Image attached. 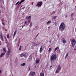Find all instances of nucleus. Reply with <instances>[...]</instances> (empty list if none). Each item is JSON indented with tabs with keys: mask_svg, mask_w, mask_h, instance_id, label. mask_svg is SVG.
Returning <instances> with one entry per match:
<instances>
[{
	"mask_svg": "<svg viewBox=\"0 0 76 76\" xmlns=\"http://www.w3.org/2000/svg\"><path fill=\"white\" fill-rule=\"evenodd\" d=\"M66 28V25L64 23L62 22L61 23L59 27V30H60L61 32H63Z\"/></svg>",
	"mask_w": 76,
	"mask_h": 76,
	"instance_id": "f257e3e1",
	"label": "nucleus"
},
{
	"mask_svg": "<svg viewBox=\"0 0 76 76\" xmlns=\"http://www.w3.org/2000/svg\"><path fill=\"white\" fill-rule=\"evenodd\" d=\"M57 58V56H56V54H53L50 57V60L51 61V63H53V62H54L56 61Z\"/></svg>",
	"mask_w": 76,
	"mask_h": 76,
	"instance_id": "f03ea898",
	"label": "nucleus"
},
{
	"mask_svg": "<svg viewBox=\"0 0 76 76\" xmlns=\"http://www.w3.org/2000/svg\"><path fill=\"white\" fill-rule=\"evenodd\" d=\"M76 40L75 39H73L71 40V44L72 45V47H74L75 46V45H76Z\"/></svg>",
	"mask_w": 76,
	"mask_h": 76,
	"instance_id": "7ed1b4c3",
	"label": "nucleus"
},
{
	"mask_svg": "<svg viewBox=\"0 0 76 76\" xmlns=\"http://www.w3.org/2000/svg\"><path fill=\"white\" fill-rule=\"evenodd\" d=\"M60 70H61V67H60V64H59L57 66V68L55 72L56 73H59V72H60Z\"/></svg>",
	"mask_w": 76,
	"mask_h": 76,
	"instance_id": "20e7f679",
	"label": "nucleus"
},
{
	"mask_svg": "<svg viewBox=\"0 0 76 76\" xmlns=\"http://www.w3.org/2000/svg\"><path fill=\"white\" fill-rule=\"evenodd\" d=\"M11 51V49H10V48H9L6 55V56H7V57H9Z\"/></svg>",
	"mask_w": 76,
	"mask_h": 76,
	"instance_id": "39448f33",
	"label": "nucleus"
},
{
	"mask_svg": "<svg viewBox=\"0 0 76 76\" xmlns=\"http://www.w3.org/2000/svg\"><path fill=\"white\" fill-rule=\"evenodd\" d=\"M42 1H41V2L39 1L38 2L37 4V5L36 6H42Z\"/></svg>",
	"mask_w": 76,
	"mask_h": 76,
	"instance_id": "423d86ee",
	"label": "nucleus"
},
{
	"mask_svg": "<svg viewBox=\"0 0 76 76\" xmlns=\"http://www.w3.org/2000/svg\"><path fill=\"white\" fill-rule=\"evenodd\" d=\"M0 39L2 41H4V39H3V35H2V34L1 33L0 34Z\"/></svg>",
	"mask_w": 76,
	"mask_h": 76,
	"instance_id": "0eeeda50",
	"label": "nucleus"
},
{
	"mask_svg": "<svg viewBox=\"0 0 76 76\" xmlns=\"http://www.w3.org/2000/svg\"><path fill=\"white\" fill-rule=\"evenodd\" d=\"M23 55L24 56V57L26 58V57H27L28 56V53H23Z\"/></svg>",
	"mask_w": 76,
	"mask_h": 76,
	"instance_id": "6e6552de",
	"label": "nucleus"
},
{
	"mask_svg": "<svg viewBox=\"0 0 76 76\" xmlns=\"http://www.w3.org/2000/svg\"><path fill=\"white\" fill-rule=\"evenodd\" d=\"M62 42L63 44H66V40L64 38H62Z\"/></svg>",
	"mask_w": 76,
	"mask_h": 76,
	"instance_id": "1a4fd4ad",
	"label": "nucleus"
},
{
	"mask_svg": "<svg viewBox=\"0 0 76 76\" xmlns=\"http://www.w3.org/2000/svg\"><path fill=\"white\" fill-rule=\"evenodd\" d=\"M16 32H17V30H15V31L14 34L13 35V38H14V37H15V35H16Z\"/></svg>",
	"mask_w": 76,
	"mask_h": 76,
	"instance_id": "9d476101",
	"label": "nucleus"
},
{
	"mask_svg": "<svg viewBox=\"0 0 76 76\" xmlns=\"http://www.w3.org/2000/svg\"><path fill=\"white\" fill-rule=\"evenodd\" d=\"M42 50H43V49H42V46H41L40 49V53H41V52H42Z\"/></svg>",
	"mask_w": 76,
	"mask_h": 76,
	"instance_id": "9b49d317",
	"label": "nucleus"
},
{
	"mask_svg": "<svg viewBox=\"0 0 76 76\" xmlns=\"http://www.w3.org/2000/svg\"><path fill=\"white\" fill-rule=\"evenodd\" d=\"M5 54V53H2L0 56V57L1 58V57H3V56H4V55Z\"/></svg>",
	"mask_w": 76,
	"mask_h": 76,
	"instance_id": "f8f14e48",
	"label": "nucleus"
},
{
	"mask_svg": "<svg viewBox=\"0 0 76 76\" xmlns=\"http://www.w3.org/2000/svg\"><path fill=\"white\" fill-rule=\"evenodd\" d=\"M39 59H38L37 60H36V63H39Z\"/></svg>",
	"mask_w": 76,
	"mask_h": 76,
	"instance_id": "ddd939ff",
	"label": "nucleus"
},
{
	"mask_svg": "<svg viewBox=\"0 0 76 76\" xmlns=\"http://www.w3.org/2000/svg\"><path fill=\"white\" fill-rule=\"evenodd\" d=\"M3 51L5 52V53H6V49L5 48H3Z\"/></svg>",
	"mask_w": 76,
	"mask_h": 76,
	"instance_id": "4468645a",
	"label": "nucleus"
},
{
	"mask_svg": "<svg viewBox=\"0 0 76 76\" xmlns=\"http://www.w3.org/2000/svg\"><path fill=\"white\" fill-rule=\"evenodd\" d=\"M68 56H69V52H68L67 54L66 55V56L65 57L66 58Z\"/></svg>",
	"mask_w": 76,
	"mask_h": 76,
	"instance_id": "2eb2a0df",
	"label": "nucleus"
},
{
	"mask_svg": "<svg viewBox=\"0 0 76 76\" xmlns=\"http://www.w3.org/2000/svg\"><path fill=\"white\" fill-rule=\"evenodd\" d=\"M7 38H8V39L10 38V36H9V34H8L7 35Z\"/></svg>",
	"mask_w": 76,
	"mask_h": 76,
	"instance_id": "dca6fc26",
	"label": "nucleus"
},
{
	"mask_svg": "<svg viewBox=\"0 0 76 76\" xmlns=\"http://www.w3.org/2000/svg\"><path fill=\"white\" fill-rule=\"evenodd\" d=\"M25 65V63H24L22 64H21V66H24Z\"/></svg>",
	"mask_w": 76,
	"mask_h": 76,
	"instance_id": "f3484780",
	"label": "nucleus"
},
{
	"mask_svg": "<svg viewBox=\"0 0 76 76\" xmlns=\"http://www.w3.org/2000/svg\"><path fill=\"white\" fill-rule=\"evenodd\" d=\"M22 48V46H20L19 48V50H21Z\"/></svg>",
	"mask_w": 76,
	"mask_h": 76,
	"instance_id": "a211bd4d",
	"label": "nucleus"
},
{
	"mask_svg": "<svg viewBox=\"0 0 76 76\" xmlns=\"http://www.w3.org/2000/svg\"><path fill=\"white\" fill-rule=\"evenodd\" d=\"M58 47H57L56 48H55L54 49V51H57V50L58 49Z\"/></svg>",
	"mask_w": 76,
	"mask_h": 76,
	"instance_id": "6ab92c4d",
	"label": "nucleus"
},
{
	"mask_svg": "<svg viewBox=\"0 0 76 76\" xmlns=\"http://www.w3.org/2000/svg\"><path fill=\"white\" fill-rule=\"evenodd\" d=\"M20 56H21V57H24L23 53L20 54Z\"/></svg>",
	"mask_w": 76,
	"mask_h": 76,
	"instance_id": "aec40b11",
	"label": "nucleus"
},
{
	"mask_svg": "<svg viewBox=\"0 0 76 76\" xmlns=\"http://www.w3.org/2000/svg\"><path fill=\"white\" fill-rule=\"evenodd\" d=\"M51 21H49L47 22V24H48V23H51Z\"/></svg>",
	"mask_w": 76,
	"mask_h": 76,
	"instance_id": "412c9836",
	"label": "nucleus"
},
{
	"mask_svg": "<svg viewBox=\"0 0 76 76\" xmlns=\"http://www.w3.org/2000/svg\"><path fill=\"white\" fill-rule=\"evenodd\" d=\"M40 76H44V75L42 73H40Z\"/></svg>",
	"mask_w": 76,
	"mask_h": 76,
	"instance_id": "4be33fe9",
	"label": "nucleus"
},
{
	"mask_svg": "<svg viewBox=\"0 0 76 76\" xmlns=\"http://www.w3.org/2000/svg\"><path fill=\"white\" fill-rule=\"evenodd\" d=\"M5 39L6 42H7V38H6V37H5Z\"/></svg>",
	"mask_w": 76,
	"mask_h": 76,
	"instance_id": "5701e85b",
	"label": "nucleus"
},
{
	"mask_svg": "<svg viewBox=\"0 0 76 76\" xmlns=\"http://www.w3.org/2000/svg\"><path fill=\"white\" fill-rule=\"evenodd\" d=\"M25 0H21L20 1V2L22 3H23V1H25Z\"/></svg>",
	"mask_w": 76,
	"mask_h": 76,
	"instance_id": "b1692460",
	"label": "nucleus"
},
{
	"mask_svg": "<svg viewBox=\"0 0 76 76\" xmlns=\"http://www.w3.org/2000/svg\"><path fill=\"white\" fill-rule=\"evenodd\" d=\"M51 50V48H50L48 50V52H50V50Z\"/></svg>",
	"mask_w": 76,
	"mask_h": 76,
	"instance_id": "393cba45",
	"label": "nucleus"
},
{
	"mask_svg": "<svg viewBox=\"0 0 76 76\" xmlns=\"http://www.w3.org/2000/svg\"><path fill=\"white\" fill-rule=\"evenodd\" d=\"M27 23V21H25L24 22V25H26Z\"/></svg>",
	"mask_w": 76,
	"mask_h": 76,
	"instance_id": "a878e982",
	"label": "nucleus"
},
{
	"mask_svg": "<svg viewBox=\"0 0 76 76\" xmlns=\"http://www.w3.org/2000/svg\"><path fill=\"white\" fill-rule=\"evenodd\" d=\"M19 3V1H18L15 4V5H17V4H18Z\"/></svg>",
	"mask_w": 76,
	"mask_h": 76,
	"instance_id": "bb28decb",
	"label": "nucleus"
},
{
	"mask_svg": "<svg viewBox=\"0 0 76 76\" xmlns=\"http://www.w3.org/2000/svg\"><path fill=\"white\" fill-rule=\"evenodd\" d=\"M28 68H29V70H28V71H29V70H30V69H31V66H28Z\"/></svg>",
	"mask_w": 76,
	"mask_h": 76,
	"instance_id": "cd10ccee",
	"label": "nucleus"
},
{
	"mask_svg": "<svg viewBox=\"0 0 76 76\" xmlns=\"http://www.w3.org/2000/svg\"><path fill=\"white\" fill-rule=\"evenodd\" d=\"M31 16H29L28 18H27L28 19H30V18H31Z\"/></svg>",
	"mask_w": 76,
	"mask_h": 76,
	"instance_id": "c85d7f7f",
	"label": "nucleus"
},
{
	"mask_svg": "<svg viewBox=\"0 0 76 76\" xmlns=\"http://www.w3.org/2000/svg\"><path fill=\"white\" fill-rule=\"evenodd\" d=\"M74 15V13H72V15H71V16H73Z\"/></svg>",
	"mask_w": 76,
	"mask_h": 76,
	"instance_id": "c756f323",
	"label": "nucleus"
},
{
	"mask_svg": "<svg viewBox=\"0 0 76 76\" xmlns=\"http://www.w3.org/2000/svg\"><path fill=\"white\" fill-rule=\"evenodd\" d=\"M19 3V4H18V6H19V5L20 4H21V3H21V2L20 1V3Z\"/></svg>",
	"mask_w": 76,
	"mask_h": 76,
	"instance_id": "7c9ffc66",
	"label": "nucleus"
},
{
	"mask_svg": "<svg viewBox=\"0 0 76 76\" xmlns=\"http://www.w3.org/2000/svg\"><path fill=\"white\" fill-rule=\"evenodd\" d=\"M56 18H57V16H55L54 17V19H56Z\"/></svg>",
	"mask_w": 76,
	"mask_h": 76,
	"instance_id": "2f4dec72",
	"label": "nucleus"
},
{
	"mask_svg": "<svg viewBox=\"0 0 76 76\" xmlns=\"http://www.w3.org/2000/svg\"><path fill=\"white\" fill-rule=\"evenodd\" d=\"M0 45H1V41H0Z\"/></svg>",
	"mask_w": 76,
	"mask_h": 76,
	"instance_id": "473e14b6",
	"label": "nucleus"
},
{
	"mask_svg": "<svg viewBox=\"0 0 76 76\" xmlns=\"http://www.w3.org/2000/svg\"><path fill=\"white\" fill-rule=\"evenodd\" d=\"M36 68V66H35L34 67V68Z\"/></svg>",
	"mask_w": 76,
	"mask_h": 76,
	"instance_id": "72a5a7b5",
	"label": "nucleus"
},
{
	"mask_svg": "<svg viewBox=\"0 0 76 76\" xmlns=\"http://www.w3.org/2000/svg\"><path fill=\"white\" fill-rule=\"evenodd\" d=\"M1 73V70H0V73Z\"/></svg>",
	"mask_w": 76,
	"mask_h": 76,
	"instance_id": "f704fd0d",
	"label": "nucleus"
},
{
	"mask_svg": "<svg viewBox=\"0 0 76 76\" xmlns=\"http://www.w3.org/2000/svg\"><path fill=\"white\" fill-rule=\"evenodd\" d=\"M25 8V7H23V8H22V9H23V10Z\"/></svg>",
	"mask_w": 76,
	"mask_h": 76,
	"instance_id": "c9c22d12",
	"label": "nucleus"
},
{
	"mask_svg": "<svg viewBox=\"0 0 76 76\" xmlns=\"http://www.w3.org/2000/svg\"><path fill=\"white\" fill-rule=\"evenodd\" d=\"M2 24H3V25H4V23H2Z\"/></svg>",
	"mask_w": 76,
	"mask_h": 76,
	"instance_id": "e433bc0d",
	"label": "nucleus"
},
{
	"mask_svg": "<svg viewBox=\"0 0 76 76\" xmlns=\"http://www.w3.org/2000/svg\"><path fill=\"white\" fill-rule=\"evenodd\" d=\"M39 34V33H38L36 36V37H37V36H38V34Z\"/></svg>",
	"mask_w": 76,
	"mask_h": 76,
	"instance_id": "4c0bfd02",
	"label": "nucleus"
},
{
	"mask_svg": "<svg viewBox=\"0 0 76 76\" xmlns=\"http://www.w3.org/2000/svg\"><path fill=\"white\" fill-rule=\"evenodd\" d=\"M0 15H1V12H0Z\"/></svg>",
	"mask_w": 76,
	"mask_h": 76,
	"instance_id": "58836bf2",
	"label": "nucleus"
},
{
	"mask_svg": "<svg viewBox=\"0 0 76 76\" xmlns=\"http://www.w3.org/2000/svg\"><path fill=\"white\" fill-rule=\"evenodd\" d=\"M52 67V66H50V68H51V67Z\"/></svg>",
	"mask_w": 76,
	"mask_h": 76,
	"instance_id": "ea45409f",
	"label": "nucleus"
},
{
	"mask_svg": "<svg viewBox=\"0 0 76 76\" xmlns=\"http://www.w3.org/2000/svg\"><path fill=\"white\" fill-rule=\"evenodd\" d=\"M30 25H32V23H30Z\"/></svg>",
	"mask_w": 76,
	"mask_h": 76,
	"instance_id": "a19ab883",
	"label": "nucleus"
},
{
	"mask_svg": "<svg viewBox=\"0 0 76 76\" xmlns=\"http://www.w3.org/2000/svg\"><path fill=\"white\" fill-rule=\"evenodd\" d=\"M28 18V16H27V17H26V18Z\"/></svg>",
	"mask_w": 76,
	"mask_h": 76,
	"instance_id": "79ce46f5",
	"label": "nucleus"
},
{
	"mask_svg": "<svg viewBox=\"0 0 76 76\" xmlns=\"http://www.w3.org/2000/svg\"><path fill=\"white\" fill-rule=\"evenodd\" d=\"M23 26H22V27H23Z\"/></svg>",
	"mask_w": 76,
	"mask_h": 76,
	"instance_id": "37998d69",
	"label": "nucleus"
},
{
	"mask_svg": "<svg viewBox=\"0 0 76 76\" xmlns=\"http://www.w3.org/2000/svg\"><path fill=\"white\" fill-rule=\"evenodd\" d=\"M44 0V1H46V0Z\"/></svg>",
	"mask_w": 76,
	"mask_h": 76,
	"instance_id": "c03bdc74",
	"label": "nucleus"
},
{
	"mask_svg": "<svg viewBox=\"0 0 76 76\" xmlns=\"http://www.w3.org/2000/svg\"><path fill=\"white\" fill-rule=\"evenodd\" d=\"M32 5H33V4H32Z\"/></svg>",
	"mask_w": 76,
	"mask_h": 76,
	"instance_id": "a18cd8bd",
	"label": "nucleus"
},
{
	"mask_svg": "<svg viewBox=\"0 0 76 76\" xmlns=\"http://www.w3.org/2000/svg\"><path fill=\"white\" fill-rule=\"evenodd\" d=\"M5 31H6V30H5Z\"/></svg>",
	"mask_w": 76,
	"mask_h": 76,
	"instance_id": "49530a36",
	"label": "nucleus"
}]
</instances>
